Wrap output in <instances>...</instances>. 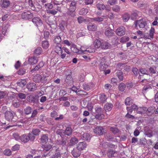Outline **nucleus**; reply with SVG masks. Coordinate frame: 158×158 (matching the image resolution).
<instances>
[{
	"label": "nucleus",
	"mask_w": 158,
	"mask_h": 158,
	"mask_svg": "<svg viewBox=\"0 0 158 158\" xmlns=\"http://www.w3.org/2000/svg\"><path fill=\"white\" fill-rule=\"evenodd\" d=\"M72 130L70 127H67L64 131V133L67 135H70L72 133Z\"/></svg>",
	"instance_id": "nucleus-35"
},
{
	"label": "nucleus",
	"mask_w": 158,
	"mask_h": 158,
	"mask_svg": "<svg viewBox=\"0 0 158 158\" xmlns=\"http://www.w3.org/2000/svg\"><path fill=\"white\" fill-rule=\"evenodd\" d=\"M99 98L101 102L104 103L106 101L107 99V97L104 94L102 93L99 95Z\"/></svg>",
	"instance_id": "nucleus-26"
},
{
	"label": "nucleus",
	"mask_w": 158,
	"mask_h": 158,
	"mask_svg": "<svg viewBox=\"0 0 158 158\" xmlns=\"http://www.w3.org/2000/svg\"><path fill=\"white\" fill-rule=\"evenodd\" d=\"M123 19L124 22H127L130 18V15L127 13L124 14L123 16Z\"/></svg>",
	"instance_id": "nucleus-45"
},
{
	"label": "nucleus",
	"mask_w": 158,
	"mask_h": 158,
	"mask_svg": "<svg viewBox=\"0 0 158 158\" xmlns=\"http://www.w3.org/2000/svg\"><path fill=\"white\" fill-rule=\"evenodd\" d=\"M33 135L32 133H29L28 134V135L27 136L29 139V140H30L31 141H33L35 139V137Z\"/></svg>",
	"instance_id": "nucleus-62"
},
{
	"label": "nucleus",
	"mask_w": 158,
	"mask_h": 158,
	"mask_svg": "<svg viewBox=\"0 0 158 158\" xmlns=\"http://www.w3.org/2000/svg\"><path fill=\"white\" fill-rule=\"evenodd\" d=\"M112 10L114 12H118L120 10V8L119 6L115 5L112 7Z\"/></svg>",
	"instance_id": "nucleus-54"
},
{
	"label": "nucleus",
	"mask_w": 158,
	"mask_h": 158,
	"mask_svg": "<svg viewBox=\"0 0 158 158\" xmlns=\"http://www.w3.org/2000/svg\"><path fill=\"white\" fill-rule=\"evenodd\" d=\"M42 51V49L41 47H37L34 51V54L38 56L41 54Z\"/></svg>",
	"instance_id": "nucleus-37"
},
{
	"label": "nucleus",
	"mask_w": 158,
	"mask_h": 158,
	"mask_svg": "<svg viewBox=\"0 0 158 158\" xmlns=\"http://www.w3.org/2000/svg\"><path fill=\"white\" fill-rule=\"evenodd\" d=\"M88 12V10L86 8H82L80 10L79 14L81 15H86Z\"/></svg>",
	"instance_id": "nucleus-41"
},
{
	"label": "nucleus",
	"mask_w": 158,
	"mask_h": 158,
	"mask_svg": "<svg viewBox=\"0 0 158 158\" xmlns=\"http://www.w3.org/2000/svg\"><path fill=\"white\" fill-rule=\"evenodd\" d=\"M146 107H139L137 109V112L138 113L142 114H146Z\"/></svg>",
	"instance_id": "nucleus-20"
},
{
	"label": "nucleus",
	"mask_w": 158,
	"mask_h": 158,
	"mask_svg": "<svg viewBox=\"0 0 158 158\" xmlns=\"http://www.w3.org/2000/svg\"><path fill=\"white\" fill-rule=\"evenodd\" d=\"M28 3L29 6L31 7V9L33 10H35V8L34 6L32 1L31 0H29L28 1Z\"/></svg>",
	"instance_id": "nucleus-60"
},
{
	"label": "nucleus",
	"mask_w": 158,
	"mask_h": 158,
	"mask_svg": "<svg viewBox=\"0 0 158 158\" xmlns=\"http://www.w3.org/2000/svg\"><path fill=\"white\" fill-rule=\"evenodd\" d=\"M28 62L31 64H34L37 63L38 60L35 57L33 56L28 59Z\"/></svg>",
	"instance_id": "nucleus-27"
},
{
	"label": "nucleus",
	"mask_w": 158,
	"mask_h": 158,
	"mask_svg": "<svg viewBox=\"0 0 158 158\" xmlns=\"http://www.w3.org/2000/svg\"><path fill=\"white\" fill-rule=\"evenodd\" d=\"M87 27L88 29L91 31H95L97 29V25L92 23L89 24Z\"/></svg>",
	"instance_id": "nucleus-13"
},
{
	"label": "nucleus",
	"mask_w": 158,
	"mask_h": 158,
	"mask_svg": "<svg viewBox=\"0 0 158 158\" xmlns=\"http://www.w3.org/2000/svg\"><path fill=\"white\" fill-rule=\"evenodd\" d=\"M42 76L39 74L35 75L33 77V81L36 83H39L41 81Z\"/></svg>",
	"instance_id": "nucleus-17"
},
{
	"label": "nucleus",
	"mask_w": 158,
	"mask_h": 158,
	"mask_svg": "<svg viewBox=\"0 0 158 158\" xmlns=\"http://www.w3.org/2000/svg\"><path fill=\"white\" fill-rule=\"evenodd\" d=\"M48 139V135L47 134H45L41 136L40 139L41 143H45L47 142Z\"/></svg>",
	"instance_id": "nucleus-19"
},
{
	"label": "nucleus",
	"mask_w": 158,
	"mask_h": 158,
	"mask_svg": "<svg viewBox=\"0 0 158 158\" xmlns=\"http://www.w3.org/2000/svg\"><path fill=\"white\" fill-rule=\"evenodd\" d=\"M44 150L47 151L50 150L52 148V145L49 144H47L44 146Z\"/></svg>",
	"instance_id": "nucleus-58"
},
{
	"label": "nucleus",
	"mask_w": 158,
	"mask_h": 158,
	"mask_svg": "<svg viewBox=\"0 0 158 158\" xmlns=\"http://www.w3.org/2000/svg\"><path fill=\"white\" fill-rule=\"evenodd\" d=\"M126 87L125 84L124 83H122L119 84L118 86V89L120 91H123L125 90Z\"/></svg>",
	"instance_id": "nucleus-50"
},
{
	"label": "nucleus",
	"mask_w": 158,
	"mask_h": 158,
	"mask_svg": "<svg viewBox=\"0 0 158 158\" xmlns=\"http://www.w3.org/2000/svg\"><path fill=\"white\" fill-rule=\"evenodd\" d=\"M27 100L31 102H34L35 101V98L33 95H30L27 98Z\"/></svg>",
	"instance_id": "nucleus-38"
},
{
	"label": "nucleus",
	"mask_w": 158,
	"mask_h": 158,
	"mask_svg": "<svg viewBox=\"0 0 158 158\" xmlns=\"http://www.w3.org/2000/svg\"><path fill=\"white\" fill-rule=\"evenodd\" d=\"M1 3V6L4 7H7L10 5V2L8 0H2Z\"/></svg>",
	"instance_id": "nucleus-24"
},
{
	"label": "nucleus",
	"mask_w": 158,
	"mask_h": 158,
	"mask_svg": "<svg viewBox=\"0 0 158 158\" xmlns=\"http://www.w3.org/2000/svg\"><path fill=\"white\" fill-rule=\"evenodd\" d=\"M106 60L105 58H102L99 65V69L101 71H105L108 67L107 64H105Z\"/></svg>",
	"instance_id": "nucleus-2"
},
{
	"label": "nucleus",
	"mask_w": 158,
	"mask_h": 158,
	"mask_svg": "<svg viewBox=\"0 0 158 158\" xmlns=\"http://www.w3.org/2000/svg\"><path fill=\"white\" fill-rule=\"evenodd\" d=\"M54 49L55 52L58 54H59L60 52H63L62 48L60 44H57L55 46Z\"/></svg>",
	"instance_id": "nucleus-21"
},
{
	"label": "nucleus",
	"mask_w": 158,
	"mask_h": 158,
	"mask_svg": "<svg viewBox=\"0 0 158 158\" xmlns=\"http://www.w3.org/2000/svg\"><path fill=\"white\" fill-rule=\"evenodd\" d=\"M94 132L99 135H102L105 132L104 128L102 127H97L94 129Z\"/></svg>",
	"instance_id": "nucleus-8"
},
{
	"label": "nucleus",
	"mask_w": 158,
	"mask_h": 158,
	"mask_svg": "<svg viewBox=\"0 0 158 158\" xmlns=\"http://www.w3.org/2000/svg\"><path fill=\"white\" fill-rule=\"evenodd\" d=\"M54 42L56 44H60L61 41V37L59 36H56L54 37Z\"/></svg>",
	"instance_id": "nucleus-33"
},
{
	"label": "nucleus",
	"mask_w": 158,
	"mask_h": 158,
	"mask_svg": "<svg viewBox=\"0 0 158 158\" xmlns=\"http://www.w3.org/2000/svg\"><path fill=\"white\" fill-rule=\"evenodd\" d=\"M76 5L77 2L73 1L71 2L69 8L73 11H75L76 9Z\"/></svg>",
	"instance_id": "nucleus-25"
},
{
	"label": "nucleus",
	"mask_w": 158,
	"mask_h": 158,
	"mask_svg": "<svg viewBox=\"0 0 158 158\" xmlns=\"http://www.w3.org/2000/svg\"><path fill=\"white\" fill-rule=\"evenodd\" d=\"M110 44L107 42L103 41L102 42L101 48L103 49H107L110 46Z\"/></svg>",
	"instance_id": "nucleus-23"
},
{
	"label": "nucleus",
	"mask_w": 158,
	"mask_h": 158,
	"mask_svg": "<svg viewBox=\"0 0 158 158\" xmlns=\"http://www.w3.org/2000/svg\"><path fill=\"white\" fill-rule=\"evenodd\" d=\"M155 33L154 28L152 27L149 31V33L148 35H145L144 37L146 39H153L154 36V34Z\"/></svg>",
	"instance_id": "nucleus-12"
},
{
	"label": "nucleus",
	"mask_w": 158,
	"mask_h": 158,
	"mask_svg": "<svg viewBox=\"0 0 158 158\" xmlns=\"http://www.w3.org/2000/svg\"><path fill=\"white\" fill-rule=\"evenodd\" d=\"M72 153L74 157H77L80 155L81 152L78 149H74L72 151Z\"/></svg>",
	"instance_id": "nucleus-18"
},
{
	"label": "nucleus",
	"mask_w": 158,
	"mask_h": 158,
	"mask_svg": "<svg viewBox=\"0 0 158 158\" xmlns=\"http://www.w3.org/2000/svg\"><path fill=\"white\" fill-rule=\"evenodd\" d=\"M20 140L24 143H27L29 140V139L27 136L25 135H23L20 136Z\"/></svg>",
	"instance_id": "nucleus-32"
},
{
	"label": "nucleus",
	"mask_w": 158,
	"mask_h": 158,
	"mask_svg": "<svg viewBox=\"0 0 158 158\" xmlns=\"http://www.w3.org/2000/svg\"><path fill=\"white\" fill-rule=\"evenodd\" d=\"M40 132V130L38 129H33L32 131V134L35 135H38Z\"/></svg>",
	"instance_id": "nucleus-52"
},
{
	"label": "nucleus",
	"mask_w": 158,
	"mask_h": 158,
	"mask_svg": "<svg viewBox=\"0 0 158 158\" xmlns=\"http://www.w3.org/2000/svg\"><path fill=\"white\" fill-rule=\"evenodd\" d=\"M105 34L106 36L110 38L113 36L114 34V33L113 30L110 28H107L105 30Z\"/></svg>",
	"instance_id": "nucleus-10"
},
{
	"label": "nucleus",
	"mask_w": 158,
	"mask_h": 158,
	"mask_svg": "<svg viewBox=\"0 0 158 158\" xmlns=\"http://www.w3.org/2000/svg\"><path fill=\"white\" fill-rule=\"evenodd\" d=\"M75 11H73L70 9L69 8V10L67 12V15L71 16L72 17H74L75 15V13L74 12Z\"/></svg>",
	"instance_id": "nucleus-47"
},
{
	"label": "nucleus",
	"mask_w": 158,
	"mask_h": 158,
	"mask_svg": "<svg viewBox=\"0 0 158 158\" xmlns=\"http://www.w3.org/2000/svg\"><path fill=\"white\" fill-rule=\"evenodd\" d=\"M4 154L7 156H10L12 154L11 150L8 149H6L4 152Z\"/></svg>",
	"instance_id": "nucleus-61"
},
{
	"label": "nucleus",
	"mask_w": 158,
	"mask_h": 158,
	"mask_svg": "<svg viewBox=\"0 0 158 158\" xmlns=\"http://www.w3.org/2000/svg\"><path fill=\"white\" fill-rule=\"evenodd\" d=\"M32 108L30 107L27 106L24 109V113L26 114H29L32 112Z\"/></svg>",
	"instance_id": "nucleus-36"
},
{
	"label": "nucleus",
	"mask_w": 158,
	"mask_h": 158,
	"mask_svg": "<svg viewBox=\"0 0 158 158\" xmlns=\"http://www.w3.org/2000/svg\"><path fill=\"white\" fill-rule=\"evenodd\" d=\"M82 138L84 140L89 141L91 137L89 134L85 133L82 135Z\"/></svg>",
	"instance_id": "nucleus-28"
},
{
	"label": "nucleus",
	"mask_w": 158,
	"mask_h": 158,
	"mask_svg": "<svg viewBox=\"0 0 158 158\" xmlns=\"http://www.w3.org/2000/svg\"><path fill=\"white\" fill-rule=\"evenodd\" d=\"M44 65V63L42 62H40L39 63V64L37 65L35 68L31 70V71H37L41 68L43 67Z\"/></svg>",
	"instance_id": "nucleus-30"
},
{
	"label": "nucleus",
	"mask_w": 158,
	"mask_h": 158,
	"mask_svg": "<svg viewBox=\"0 0 158 158\" xmlns=\"http://www.w3.org/2000/svg\"><path fill=\"white\" fill-rule=\"evenodd\" d=\"M90 19L92 22H99L102 21L104 20V18L102 17H98L90 18Z\"/></svg>",
	"instance_id": "nucleus-31"
},
{
	"label": "nucleus",
	"mask_w": 158,
	"mask_h": 158,
	"mask_svg": "<svg viewBox=\"0 0 158 158\" xmlns=\"http://www.w3.org/2000/svg\"><path fill=\"white\" fill-rule=\"evenodd\" d=\"M42 46L44 48L47 49L49 46L48 41L47 40L43 41L42 43Z\"/></svg>",
	"instance_id": "nucleus-49"
},
{
	"label": "nucleus",
	"mask_w": 158,
	"mask_h": 158,
	"mask_svg": "<svg viewBox=\"0 0 158 158\" xmlns=\"http://www.w3.org/2000/svg\"><path fill=\"white\" fill-rule=\"evenodd\" d=\"M113 107V105L111 103H106L104 106V108L106 112L110 111L111 110Z\"/></svg>",
	"instance_id": "nucleus-15"
},
{
	"label": "nucleus",
	"mask_w": 158,
	"mask_h": 158,
	"mask_svg": "<svg viewBox=\"0 0 158 158\" xmlns=\"http://www.w3.org/2000/svg\"><path fill=\"white\" fill-rule=\"evenodd\" d=\"M33 17V13L29 11L24 12L22 14L21 17L23 19L27 20L32 18Z\"/></svg>",
	"instance_id": "nucleus-5"
},
{
	"label": "nucleus",
	"mask_w": 158,
	"mask_h": 158,
	"mask_svg": "<svg viewBox=\"0 0 158 158\" xmlns=\"http://www.w3.org/2000/svg\"><path fill=\"white\" fill-rule=\"evenodd\" d=\"M12 104L15 107L17 108L20 105L19 100H18L17 99L15 100H14L12 102Z\"/></svg>",
	"instance_id": "nucleus-51"
},
{
	"label": "nucleus",
	"mask_w": 158,
	"mask_h": 158,
	"mask_svg": "<svg viewBox=\"0 0 158 158\" xmlns=\"http://www.w3.org/2000/svg\"><path fill=\"white\" fill-rule=\"evenodd\" d=\"M32 21L37 27L41 26L43 24V22L41 19L39 17H35L32 19Z\"/></svg>",
	"instance_id": "nucleus-6"
},
{
	"label": "nucleus",
	"mask_w": 158,
	"mask_h": 158,
	"mask_svg": "<svg viewBox=\"0 0 158 158\" xmlns=\"http://www.w3.org/2000/svg\"><path fill=\"white\" fill-rule=\"evenodd\" d=\"M95 52V50L94 48H87L84 46H81V50H79V54H88L89 53L94 52Z\"/></svg>",
	"instance_id": "nucleus-1"
},
{
	"label": "nucleus",
	"mask_w": 158,
	"mask_h": 158,
	"mask_svg": "<svg viewBox=\"0 0 158 158\" xmlns=\"http://www.w3.org/2000/svg\"><path fill=\"white\" fill-rule=\"evenodd\" d=\"M155 108L154 106H150L148 108H147L146 114L148 115H150L154 112Z\"/></svg>",
	"instance_id": "nucleus-16"
},
{
	"label": "nucleus",
	"mask_w": 158,
	"mask_h": 158,
	"mask_svg": "<svg viewBox=\"0 0 158 158\" xmlns=\"http://www.w3.org/2000/svg\"><path fill=\"white\" fill-rule=\"evenodd\" d=\"M5 116L6 119L8 121L11 120L13 118V115L12 113L10 111H6L5 113Z\"/></svg>",
	"instance_id": "nucleus-14"
},
{
	"label": "nucleus",
	"mask_w": 158,
	"mask_h": 158,
	"mask_svg": "<svg viewBox=\"0 0 158 158\" xmlns=\"http://www.w3.org/2000/svg\"><path fill=\"white\" fill-rule=\"evenodd\" d=\"M146 24V21L144 19L138 20L135 23V26L139 27L140 28H144Z\"/></svg>",
	"instance_id": "nucleus-3"
},
{
	"label": "nucleus",
	"mask_w": 158,
	"mask_h": 158,
	"mask_svg": "<svg viewBox=\"0 0 158 158\" xmlns=\"http://www.w3.org/2000/svg\"><path fill=\"white\" fill-rule=\"evenodd\" d=\"M87 145L85 142H79L77 145V148L81 151L85 149Z\"/></svg>",
	"instance_id": "nucleus-11"
},
{
	"label": "nucleus",
	"mask_w": 158,
	"mask_h": 158,
	"mask_svg": "<svg viewBox=\"0 0 158 158\" xmlns=\"http://www.w3.org/2000/svg\"><path fill=\"white\" fill-rule=\"evenodd\" d=\"M26 83L27 82L25 80L19 81L17 83L18 85L22 87H24L26 85Z\"/></svg>",
	"instance_id": "nucleus-40"
},
{
	"label": "nucleus",
	"mask_w": 158,
	"mask_h": 158,
	"mask_svg": "<svg viewBox=\"0 0 158 158\" xmlns=\"http://www.w3.org/2000/svg\"><path fill=\"white\" fill-rule=\"evenodd\" d=\"M52 158H61L60 153L56 151L55 154L52 156Z\"/></svg>",
	"instance_id": "nucleus-57"
},
{
	"label": "nucleus",
	"mask_w": 158,
	"mask_h": 158,
	"mask_svg": "<svg viewBox=\"0 0 158 158\" xmlns=\"http://www.w3.org/2000/svg\"><path fill=\"white\" fill-rule=\"evenodd\" d=\"M27 87L28 90L31 91H35L37 89L36 84L34 83H29L27 84Z\"/></svg>",
	"instance_id": "nucleus-9"
},
{
	"label": "nucleus",
	"mask_w": 158,
	"mask_h": 158,
	"mask_svg": "<svg viewBox=\"0 0 158 158\" xmlns=\"http://www.w3.org/2000/svg\"><path fill=\"white\" fill-rule=\"evenodd\" d=\"M139 12H134L132 13L131 15V19L132 20H134L135 19L137 16H138L139 13Z\"/></svg>",
	"instance_id": "nucleus-55"
},
{
	"label": "nucleus",
	"mask_w": 158,
	"mask_h": 158,
	"mask_svg": "<svg viewBox=\"0 0 158 158\" xmlns=\"http://www.w3.org/2000/svg\"><path fill=\"white\" fill-rule=\"evenodd\" d=\"M96 6L99 10H103L105 8V6L102 3H98L97 4Z\"/></svg>",
	"instance_id": "nucleus-46"
},
{
	"label": "nucleus",
	"mask_w": 158,
	"mask_h": 158,
	"mask_svg": "<svg viewBox=\"0 0 158 158\" xmlns=\"http://www.w3.org/2000/svg\"><path fill=\"white\" fill-rule=\"evenodd\" d=\"M139 72L142 74L149 75L148 71L144 68H141L139 69Z\"/></svg>",
	"instance_id": "nucleus-56"
},
{
	"label": "nucleus",
	"mask_w": 158,
	"mask_h": 158,
	"mask_svg": "<svg viewBox=\"0 0 158 158\" xmlns=\"http://www.w3.org/2000/svg\"><path fill=\"white\" fill-rule=\"evenodd\" d=\"M108 143V142H105L104 141L102 140L100 144V147L105 148H107Z\"/></svg>",
	"instance_id": "nucleus-59"
},
{
	"label": "nucleus",
	"mask_w": 158,
	"mask_h": 158,
	"mask_svg": "<svg viewBox=\"0 0 158 158\" xmlns=\"http://www.w3.org/2000/svg\"><path fill=\"white\" fill-rule=\"evenodd\" d=\"M146 128H145V135L149 137H151L152 136V131L151 130L146 131Z\"/></svg>",
	"instance_id": "nucleus-53"
},
{
	"label": "nucleus",
	"mask_w": 158,
	"mask_h": 158,
	"mask_svg": "<svg viewBox=\"0 0 158 158\" xmlns=\"http://www.w3.org/2000/svg\"><path fill=\"white\" fill-rule=\"evenodd\" d=\"M94 44L95 48H98L100 47H101L102 42L99 40H96L94 41Z\"/></svg>",
	"instance_id": "nucleus-34"
},
{
	"label": "nucleus",
	"mask_w": 158,
	"mask_h": 158,
	"mask_svg": "<svg viewBox=\"0 0 158 158\" xmlns=\"http://www.w3.org/2000/svg\"><path fill=\"white\" fill-rule=\"evenodd\" d=\"M132 72L134 75L136 76L138 75L139 73V71L138 69L136 68H133L132 69Z\"/></svg>",
	"instance_id": "nucleus-63"
},
{
	"label": "nucleus",
	"mask_w": 158,
	"mask_h": 158,
	"mask_svg": "<svg viewBox=\"0 0 158 158\" xmlns=\"http://www.w3.org/2000/svg\"><path fill=\"white\" fill-rule=\"evenodd\" d=\"M78 142V140L76 137H73L72 138L70 141L69 143V145H75Z\"/></svg>",
	"instance_id": "nucleus-29"
},
{
	"label": "nucleus",
	"mask_w": 158,
	"mask_h": 158,
	"mask_svg": "<svg viewBox=\"0 0 158 158\" xmlns=\"http://www.w3.org/2000/svg\"><path fill=\"white\" fill-rule=\"evenodd\" d=\"M70 48L71 50L74 52L79 53V50L77 48L76 45L74 44H72Z\"/></svg>",
	"instance_id": "nucleus-22"
},
{
	"label": "nucleus",
	"mask_w": 158,
	"mask_h": 158,
	"mask_svg": "<svg viewBox=\"0 0 158 158\" xmlns=\"http://www.w3.org/2000/svg\"><path fill=\"white\" fill-rule=\"evenodd\" d=\"M91 84L90 83L89 84H86V83H84L83 85V88L85 90H89L90 88L91 87Z\"/></svg>",
	"instance_id": "nucleus-44"
},
{
	"label": "nucleus",
	"mask_w": 158,
	"mask_h": 158,
	"mask_svg": "<svg viewBox=\"0 0 158 158\" xmlns=\"http://www.w3.org/2000/svg\"><path fill=\"white\" fill-rule=\"evenodd\" d=\"M115 153V151H114L113 149H109L108 150L107 153L108 156L109 157H111L114 156V155Z\"/></svg>",
	"instance_id": "nucleus-43"
},
{
	"label": "nucleus",
	"mask_w": 158,
	"mask_h": 158,
	"mask_svg": "<svg viewBox=\"0 0 158 158\" xmlns=\"http://www.w3.org/2000/svg\"><path fill=\"white\" fill-rule=\"evenodd\" d=\"M117 35L119 36H122L125 35V29L123 27H120L117 29L116 31Z\"/></svg>",
	"instance_id": "nucleus-7"
},
{
	"label": "nucleus",
	"mask_w": 158,
	"mask_h": 158,
	"mask_svg": "<svg viewBox=\"0 0 158 158\" xmlns=\"http://www.w3.org/2000/svg\"><path fill=\"white\" fill-rule=\"evenodd\" d=\"M96 114L95 118L98 119H102L104 117V115L102 114L103 110L101 107H98L97 109L95 108Z\"/></svg>",
	"instance_id": "nucleus-4"
},
{
	"label": "nucleus",
	"mask_w": 158,
	"mask_h": 158,
	"mask_svg": "<svg viewBox=\"0 0 158 158\" xmlns=\"http://www.w3.org/2000/svg\"><path fill=\"white\" fill-rule=\"evenodd\" d=\"M9 26L8 24L3 26L2 29V32L3 35H5L7 31Z\"/></svg>",
	"instance_id": "nucleus-42"
},
{
	"label": "nucleus",
	"mask_w": 158,
	"mask_h": 158,
	"mask_svg": "<svg viewBox=\"0 0 158 158\" xmlns=\"http://www.w3.org/2000/svg\"><path fill=\"white\" fill-rule=\"evenodd\" d=\"M46 121L49 124L53 125L54 124V121L51 118H47Z\"/></svg>",
	"instance_id": "nucleus-64"
},
{
	"label": "nucleus",
	"mask_w": 158,
	"mask_h": 158,
	"mask_svg": "<svg viewBox=\"0 0 158 158\" xmlns=\"http://www.w3.org/2000/svg\"><path fill=\"white\" fill-rule=\"evenodd\" d=\"M110 130L114 134H116L119 132L118 129L116 127H111L110 128Z\"/></svg>",
	"instance_id": "nucleus-48"
},
{
	"label": "nucleus",
	"mask_w": 158,
	"mask_h": 158,
	"mask_svg": "<svg viewBox=\"0 0 158 158\" xmlns=\"http://www.w3.org/2000/svg\"><path fill=\"white\" fill-rule=\"evenodd\" d=\"M133 103V100L130 97L127 98L125 100V103L127 105H130Z\"/></svg>",
	"instance_id": "nucleus-39"
}]
</instances>
